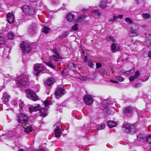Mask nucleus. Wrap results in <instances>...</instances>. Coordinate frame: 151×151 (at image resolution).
<instances>
[{"label": "nucleus", "mask_w": 151, "mask_h": 151, "mask_svg": "<svg viewBox=\"0 0 151 151\" xmlns=\"http://www.w3.org/2000/svg\"><path fill=\"white\" fill-rule=\"evenodd\" d=\"M16 119L19 123L27 125L29 120V117L27 115L22 113L18 114Z\"/></svg>", "instance_id": "1"}, {"label": "nucleus", "mask_w": 151, "mask_h": 151, "mask_svg": "<svg viewBox=\"0 0 151 151\" xmlns=\"http://www.w3.org/2000/svg\"><path fill=\"white\" fill-rule=\"evenodd\" d=\"M21 9L23 12L27 15L31 16L35 14V9L31 6H24L22 7Z\"/></svg>", "instance_id": "2"}, {"label": "nucleus", "mask_w": 151, "mask_h": 151, "mask_svg": "<svg viewBox=\"0 0 151 151\" xmlns=\"http://www.w3.org/2000/svg\"><path fill=\"white\" fill-rule=\"evenodd\" d=\"M130 30L129 34L132 37L137 36L139 34L138 30L139 29V26L136 24H133L130 28Z\"/></svg>", "instance_id": "3"}, {"label": "nucleus", "mask_w": 151, "mask_h": 151, "mask_svg": "<svg viewBox=\"0 0 151 151\" xmlns=\"http://www.w3.org/2000/svg\"><path fill=\"white\" fill-rule=\"evenodd\" d=\"M20 48L24 53H28L31 50L30 43L27 41L23 42L20 45Z\"/></svg>", "instance_id": "4"}, {"label": "nucleus", "mask_w": 151, "mask_h": 151, "mask_svg": "<svg viewBox=\"0 0 151 151\" xmlns=\"http://www.w3.org/2000/svg\"><path fill=\"white\" fill-rule=\"evenodd\" d=\"M28 77V76L25 74H22L19 76L17 78V82L19 85L22 86H25Z\"/></svg>", "instance_id": "5"}, {"label": "nucleus", "mask_w": 151, "mask_h": 151, "mask_svg": "<svg viewBox=\"0 0 151 151\" xmlns=\"http://www.w3.org/2000/svg\"><path fill=\"white\" fill-rule=\"evenodd\" d=\"M27 97L34 101H36L38 99L37 96L34 91L31 89H28L26 91Z\"/></svg>", "instance_id": "6"}, {"label": "nucleus", "mask_w": 151, "mask_h": 151, "mask_svg": "<svg viewBox=\"0 0 151 151\" xmlns=\"http://www.w3.org/2000/svg\"><path fill=\"white\" fill-rule=\"evenodd\" d=\"M37 24H33L28 29V32L30 35L34 36L37 32Z\"/></svg>", "instance_id": "7"}, {"label": "nucleus", "mask_w": 151, "mask_h": 151, "mask_svg": "<svg viewBox=\"0 0 151 151\" xmlns=\"http://www.w3.org/2000/svg\"><path fill=\"white\" fill-rule=\"evenodd\" d=\"M83 99L85 103L88 105H91L93 102V97L91 95L86 94L83 98Z\"/></svg>", "instance_id": "8"}, {"label": "nucleus", "mask_w": 151, "mask_h": 151, "mask_svg": "<svg viewBox=\"0 0 151 151\" xmlns=\"http://www.w3.org/2000/svg\"><path fill=\"white\" fill-rule=\"evenodd\" d=\"M122 127L126 129V130H124L126 132H131L132 131L134 132L135 131V128L133 127H132V126L129 124H124L122 125Z\"/></svg>", "instance_id": "9"}, {"label": "nucleus", "mask_w": 151, "mask_h": 151, "mask_svg": "<svg viewBox=\"0 0 151 151\" xmlns=\"http://www.w3.org/2000/svg\"><path fill=\"white\" fill-rule=\"evenodd\" d=\"M47 109L46 108H42L38 104V111H39V116L45 117L47 115Z\"/></svg>", "instance_id": "10"}, {"label": "nucleus", "mask_w": 151, "mask_h": 151, "mask_svg": "<svg viewBox=\"0 0 151 151\" xmlns=\"http://www.w3.org/2000/svg\"><path fill=\"white\" fill-rule=\"evenodd\" d=\"M53 52L55 54L52 56V59L54 60L55 61L58 62L59 59H61L60 56L58 53L56 48L54 49L53 50Z\"/></svg>", "instance_id": "11"}, {"label": "nucleus", "mask_w": 151, "mask_h": 151, "mask_svg": "<svg viewBox=\"0 0 151 151\" xmlns=\"http://www.w3.org/2000/svg\"><path fill=\"white\" fill-rule=\"evenodd\" d=\"M65 93L64 90L62 88H59L55 92V95L57 98H59Z\"/></svg>", "instance_id": "12"}, {"label": "nucleus", "mask_w": 151, "mask_h": 151, "mask_svg": "<svg viewBox=\"0 0 151 151\" xmlns=\"http://www.w3.org/2000/svg\"><path fill=\"white\" fill-rule=\"evenodd\" d=\"M54 134L55 137L58 138L60 137L61 134V130L60 126H57L55 129Z\"/></svg>", "instance_id": "13"}, {"label": "nucleus", "mask_w": 151, "mask_h": 151, "mask_svg": "<svg viewBox=\"0 0 151 151\" xmlns=\"http://www.w3.org/2000/svg\"><path fill=\"white\" fill-rule=\"evenodd\" d=\"M8 22L10 24L14 22V15L11 13H9L6 15Z\"/></svg>", "instance_id": "14"}, {"label": "nucleus", "mask_w": 151, "mask_h": 151, "mask_svg": "<svg viewBox=\"0 0 151 151\" xmlns=\"http://www.w3.org/2000/svg\"><path fill=\"white\" fill-rule=\"evenodd\" d=\"M120 49L119 45L116 43L112 44L111 47V50L113 52H115L116 51H119Z\"/></svg>", "instance_id": "15"}, {"label": "nucleus", "mask_w": 151, "mask_h": 151, "mask_svg": "<svg viewBox=\"0 0 151 151\" xmlns=\"http://www.w3.org/2000/svg\"><path fill=\"white\" fill-rule=\"evenodd\" d=\"M54 82V79L52 77H50L47 79L45 81V83L46 85H48V86H51L52 85Z\"/></svg>", "instance_id": "16"}, {"label": "nucleus", "mask_w": 151, "mask_h": 151, "mask_svg": "<svg viewBox=\"0 0 151 151\" xmlns=\"http://www.w3.org/2000/svg\"><path fill=\"white\" fill-rule=\"evenodd\" d=\"M123 17V15H119L117 17L116 15H114L113 16V18H111L108 20L109 22H114L116 21L117 19L118 18L122 19Z\"/></svg>", "instance_id": "17"}, {"label": "nucleus", "mask_w": 151, "mask_h": 151, "mask_svg": "<svg viewBox=\"0 0 151 151\" xmlns=\"http://www.w3.org/2000/svg\"><path fill=\"white\" fill-rule=\"evenodd\" d=\"M107 124L108 127L110 128H112L117 126L116 123L112 121H108Z\"/></svg>", "instance_id": "18"}, {"label": "nucleus", "mask_w": 151, "mask_h": 151, "mask_svg": "<svg viewBox=\"0 0 151 151\" xmlns=\"http://www.w3.org/2000/svg\"><path fill=\"white\" fill-rule=\"evenodd\" d=\"M67 18L68 21L72 22L75 18V16L72 14H68L67 15Z\"/></svg>", "instance_id": "19"}, {"label": "nucleus", "mask_w": 151, "mask_h": 151, "mask_svg": "<svg viewBox=\"0 0 151 151\" xmlns=\"http://www.w3.org/2000/svg\"><path fill=\"white\" fill-rule=\"evenodd\" d=\"M26 124H25L23 126V127L25 129L24 132H25L28 133L32 131V128L30 126H26Z\"/></svg>", "instance_id": "20"}, {"label": "nucleus", "mask_w": 151, "mask_h": 151, "mask_svg": "<svg viewBox=\"0 0 151 151\" xmlns=\"http://www.w3.org/2000/svg\"><path fill=\"white\" fill-rule=\"evenodd\" d=\"M33 73L35 76H37L38 75V64H35L34 65Z\"/></svg>", "instance_id": "21"}, {"label": "nucleus", "mask_w": 151, "mask_h": 151, "mask_svg": "<svg viewBox=\"0 0 151 151\" xmlns=\"http://www.w3.org/2000/svg\"><path fill=\"white\" fill-rule=\"evenodd\" d=\"M46 65L52 69H54L56 68V65L52 64L50 61L45 62Z\"/></svg>", "instance_id": "22"}, {"label": "nucleus", "mask_w": 151, "mask_h": 151, "mask_svg": "<svg viewBox=\"0 0 151 151\" xmlns=\"http://www.w3.org/2000/svg\"><path fill=\"white\" fill-rule=\"evenodd\" d=\"M29 112L32 113V112L36 111L38 110V106L35 107H30L29 108Z\"/></svg>", "instance_id": "23"}, {"label": "nucleus", "mask_w": 151, "mask_h": 151, "mask_svg": "<svg viewBox=\"0 0 151 151\" xmlns=\"http://www.w3.org/2000/svg\"><path fill=\"white\" fill-rule=\"evenodd\" d=\"M142 17L145 19H149L151 16L150 14L148 13H145L142 15Z\"/></svg>", "instance_id": "24"}, {"label": "nucleus", "mask_w": 151, "mask_h": 151, "mask_svg": "<svg viewBox=\"0 0 151 151\" xmlns=\"http://www.w3.org/2000/svg\"><path fill=\"white\" fill-rule=\"evenodd\" d=\"M132 111V109L130 107L126 108L124 110V112L125 113L129 114Z\"/></svg>", "instance_id": "25"}, {"label": "nucleus", "mask_w": 151, "mask_h": 151, "mask_svg": "<svg viewBox=\"0 0 151 151\" xmlns=\"http://www.w3.org/2000/svg\"><path fill=\"white\" fill-rule=\"evenodd\" d=\"M106 1H101L100 3V6L103 8H105L106 6Z\"/></svg>", "instance_id": "26"}, {"label": "nucleus", "mask_w": 151, "mask_h": 151, "mask_svg": "<svg viewBox=\"0 0 151 151\" xmlns=\"http://www.w3.org/2000/svg\"><path fill=\"white\" fill-rule=\"evenodd\" d=\"M3 99H4V101L6 102H7L9 100V99L10 97L9 95H8L6 93H4L3 95Z\"/></svg>", "instance_id": "27"}, {"label": "nucleus", "mask_w": 151, "mask_h": 151, "mask_svg": "<svg viewBox=\"0 0 151 151\" xmlns=\"http://www.w3.org/2000/svg\"><path fill=\"white\" fill-rule=\"evenodd\" d=\"M5 42L4 38L3 36L0 35V45L3 44Z\"/></svg>", "instance_id": "28"}, {"label": "nucleus", "mask_w": 151, "mask_h": 151, "mask_svg": "<svg viewBox=\"0 0 151 151\" xmlns=\"http://www.w3.org/2000/svg\"><path fill=\"white\" fill-rule=\"evenodd\" d=\"M50 30V29L47 27H45L42 29L43 32L45 34L48 33Z\"/></svg>", "instance_id": "29"}, {"label": "nucleus", "mask_w": 151, "mask_h": 151, "mask_svg": "<svg viewBox=\"0 0 151 151\" xmlns=\"http://www.w3.org/2000/svg\"><path fill=\"white\" fill-rule=\"evenodd\" d=\"M145 138V136L143 134H140L137 136V139L139 141L144 140Z\"/></svg>", "instance_id": "30"}, {"label": "nucleus", "mask_w": 151, "mask_h": 151, "mask_svg": "<svg viewBox=\"0 0 151 151\" xmlns=\"http://www.w3.org/2000/svg\"><path fill=\"white\" fill-rule=\"evenodd\" d=\"M134 70L132 69L130 70L125 71L124 72V73H125L127 75H131L134 72Z\"/></svg>", "instance_id": "31"}, {"label": "nucleus", "mask_w": 151, "mask_h": 151, "mask_svg": "<svg viewBox=\"0 0 151 151\" xmlns=\"http://www.w3.org/2000/svg\"><path fill=\"white\" fill-rule=\"evenodd\" d=\"M87 17V15L86 14L83 15L79 17L78 19V21H79L85 19Z\"/></svg>", "instance_id": "32"}, {"label": "nucleus", "mask_w": 151, "mask_h": 151, "mask_svg": "<svg viewBox=\"0 0 151 151\" xmlns=\"http://www.w3.org/2000/svg\"><path fill=\"white\" fill-rule=\"evenodd\" d=\"M116 78L117 80L120 82L123 81L124 80V78L121 76H116Z\"/></svg>", "instance_id": "33"}, {"label": "nucleus", "mask_w": 151, "mask_h": 151, "mask_svg": "<svg viewBox=\"0 0 151 151\" xmlns=\"http://www.w3.org/2000/svg\"><path fill=\"white\" fill-rule=\"evenodd\" d=\"M50 103V101L49 100H46L43 103L45 106L46 107L48 106Z\"/></svg>", "instance_id": "34"}, {"label": "nucleus", "mask_w": 151, "mask_h": 151, "mask_svg": "<svg viewBox=\"0 0 151 151\" xmlns=\"http://www.w3.org/2000/svg\"><path fill=\"white\" fill-rule=\"evenodd\" d=\"M19 106L20 108V110H22L23 109V107L24 106L23 102L22 101H19Z\"/></svg>", "instance_id": "35"}, {"label": "nucleus", "mask_w": 151, "mask_h": 151, "mask_svg": "<svg viewBox=\"0 0 151 151\" xmlns=\"http://www.w3.org/2000/svg\"><path fill=\"white\" fill-rule=\"evenodd\" d=\"M78 24H76L72 27V29L74 31H77L78 29Z\"/></svg>", "instance_id": "36"}, {"label": "nucleus", "mask_w": 151, "mask_h": 151, "mask_svg": "<svg viewBox=\"0 0 151 151\" xmlns=\"http://www.w3.org/2000/svg\"><path fill=\"white\" fill-rule=\"evenodd\" d=\"M40 65L38 64V74L39 73H43V67H40Z\"/></svg>", "instance_id": "37"}, {"label": "nucleus", "mask_w": 151, "mask_h": 151, "mask_svg": "<svg viewBox=\"0 0 151 151\" xmlns=\"http://www.w3.org/2000/svg\"><path fill=\"white\" fill-rule=\"evenodd\" d=\"M106 40L107 41H114V39L112 37L110 36H108L106 38Z\"/></svg>", "instance_id": "38"}, {"label": "nucleus", "mask_w": 151, "mask_h": 151, "mask_svg": "<svg viewBox=\"0 0 151 151\" xmlns=\"http://www.w3.org/2000/svg\"><path fill=\"white\" fill-rule=\"evenodd\" d=\"M139 75L140 72L139 71L137 70L134 76L135 77V78H137L139 77Z\"/></svg>", "instance_id": "39"}, {"label": "nucleus", "mask_w": 151, "mask_h": 151, "mask_svg": "<svg viewBox=\"0 0 151 151\" xmlns=\"http://www.w3.org/2000/svg\"><path fill=\"white\" fill-rule=\"evenodd\" d=\"M125 21L129 23V24H131L132 23V20L129 18H126L125 19Z\"/></svg>", "instance_id": "40"}, {"label": "nucleus", "mask_w": 151, "mask_h": 151, "mask_svg": "<svg viewBox=\"0 0 151 151\" xmlns=\"http://www.w3.org/2000/svg\"><path fill=\"white\" fill-rule=\"evenodd\" d=\"M145 139L146 141L148 142L151 145V136H148L145 138Z\"/></svg>", "instance_id": "41"}, {"label": "nucleus", "mask_w": 151, "mask_h": 151, "mask_svg": "<svg viewBox=\"0 0 151 151\" xmlns=\"http://www.w3.org/2000/svg\"><path fill=\"white\" fill-rule=\"evenodd\" d=\"M106 127V125L105 124H103L101 125L100 126H99L98 128V130H100Z\"/></svg>", "instance_id": "42"}, {"label": "nucleus", "mask_w": 151, "mask_h": 151, "mask_svg": "<svg viewBox=\"0 0 151 151\" xmlns=\"http://www.w3.org/2000/svg\"><path fill=\"white\" fill-rule=\"evenodd\" d=\"M88 65V66L91 68H93V67L94 65V64L93 62L91 61L89 62Z\"/></svg>", "instance_id": "43"}, {"label": "nucleus", "mask_w": 151, "mask_h": 151, "mask_svg": "<svg viewBox=\"0 0 151 151\" xmlns=\"http://www.w3.org/2000/svg\"><path fill=\"white\" fill-rule=\"evenodd\" d=\"M13 36V35L11 33H9L8 35V37L10 39H12Z\"/></svg>", "instance_id": "44"}, {"label": "nucleus", "mask_w": 151, "mask_h": 151, "mask_svg": "<svg viewBox=\"0 0 151 151\" xmlns=\"http://www.w3.org/2000/svg\"><path fill=\"white\" fill-rule=\"evenodd\" d=\"M52 3L53 4H57L58 3V0H51Z\"/></svg>", "instance_id": "45"}, {"label": "nucleus", "mask_w": 151, "mask_h": 151, "mask_svg": "<svg viewBox=\"0 0 151 151\" xmlns=\"http://www.w3.org/2000/svg\"><path fill=\"white\" fill-rule=\"evenodd\" d=\"M93 12H94V14L96 15L98 17L101 14V13H99V11L97 10L94 11H93Z\"/></svg>", "instance_id": "46"}, {"label": "nucleus", "mask_w": 151, "mask_h": 151, "mask_svg": "<svg viewBox=\"0 0 151 151\" xmlns=\"http://www.w3.org/2000/svg\"><path fill=\"white\" fill-rule=\"evenodd\" d=\"M135 78V77L133 76H131L129 78V80L131 81H133Z\"/></svg>", "instance_id": "47"}, {"label": "nucleus", "mask_w": 151, "mask_h": 151, "mask_svg": "<svg viewBox=\"0 0 151 151\" xmlns=\"http://www.w3.org/2000/svg\"><path fill=\"white\" fill-rule=\"evenodd\" d=\"M101 64L100 63H96V67L97 68H100L101 67Z\"/></svg>", "instance_id": "48"}, {"label": "nucleus", "mask_w": 151, "mask_h": 151, "mask_svg": "<svg viewBox=\"0 0 151 151\" xmlns=\"http://www.w3.org/2000/svg\"><path fill=\"white\" fill-rule=\"evenodd\" d=\"M88 78L86 77H81L80 78V79L82 81H86L87 80Z\"/></svg>", "instance_id": "49"}, {"label": "nucleus", "mask_w": 151, "mask_h": 151, "mask_svg": "<svg viewBox=\"0 0 151 151\" xmlns=\"http://www.w3.org/2000/svg\"><path fill=\"white\" fill-rule=\"evenodd\" d=\"M141 86V84L140 83H137L134 86V87L135 88H137Z\"/></svg>", "instance_id": "50"}, {"label": "nucleus", "mask_w": 151, "mask_h": 151, "mask_svg": "<svg viewBox=\"0 0 151 151\" xmlns=\"http://www.w3.org/2000/svg\"><path fill=\"white\" fill-rule=\"evenodd\" d=\"M63 38H65V37H66L68 35V34H67V33L66 32H65L63 34Z\"/></svg>", "instance_id": "51"}, {"label": "nucleus", "mask_w": 151, "mask_h": 151, "mask_svg": "<svg viewBox=\"0 0 151 151\" xmlns=\"http://www.w3.org/2000/svg\"><path fill=\"white\" fill-rule=\"evenodd\" d=\"M88 60V57L87 56H86L84 57L83 61L84 62H87Z\"/></svg>", "instance_id": "52"}, {"label": "nucleus", "mask_w": 151, "mask_h": 151, "mask_svg": "<svg viewBox=\"0 0 151 151\" xmlns=\"http://www.w3.org/2000/svg\"><path fill=\"white\" fill-rule=\"evenodd\" d=\"M45 150L44 148H42L40 147L38 148V151H45Z\"/></svg>", "instance_id": "53"}, {"label": "nucleus", "mask_w": 151, "mask_h": 151, "mask_svg": "<svg viewBox=\"0 0 151 151\" xmlns=\"http://www.w3.org/2000/svg\"><path fill=\"white\" fill-rule=\"evenodd\" d=\"M62 107V106L60 105H57V108L58 110L59 109H61Z\"/></svg>", "instance_id": "54"}, {"label": "nucleus", "mask_w": 151, "mask_h": 151, "mask_svg": "<svg viewBox=\"0 0 151 151\" xmlns=\"http://www.w3.org/2000/svg\"><path fill=\"white\" fill-rule=\"evenodd\" d=\"M110 81L112 82H113L116 83H118V82L116 81H113L112 80H111Z\"/></svg>", "instance_id": "55"}, {"label": "nucleus", "mask_w": 151, "mask_h": 151, "mask_svg": "<svg viewBox=\"0 0 151 151\" xmlns=\"http://www.w3.org/2000/svg\"><path fill=\"white\" fill-rule=\"evenodd\" d=\"M148 56L149 57H151V51L149 52L148 54Z\"/></svg>", "instance_id": "56"}, {"label": "nucleus", "mask_w": 151, "mask_h": 151, "mask_svg": "<svg viewBox=\"0 0 151 151\" xmlns=\"http://www.w3.org/2000/svg\"><path fill=\"white\" fill-rule=\"evenodd\" d=\"M72 64L73 67L75 68L76 67V65L75 64L73 63H72Z\"/></svg>", "instance_id": "57"}, {"label": "nucleus", "mask_w": 151, "mask_h": 151, "mask_svg": "<svg viewBox=\"0 0 151 151\" xmlns=\"http://www.w3.org/2000/svg\"><path fill=\"white\" fill-rule=\"evenodd\" d=\"M31 0V1L32 2H35V1H37V0Z\"/></svg>", "instance_id": "58"}, {"label": "nucleus", "mask_w": 151, "mask_h": 151, "mask_svg": "<svg viewBox=\"0 0 151 151\" xmlns=\"http://www.w3.org/2000/svg\"><path fill=\"white\" fill-rule=\"evenodd\" d=\"M107 101H107L104 100V101L103 102H104H104H105L106 101Z\"/></svg>", "instance_id": "59"}, {"label": "nucleus", "mask_w": 151, "mask_h": 151, "mask_svg": "<svg viewBox=\"0 0 151 151\" xmlns=\"http://www.w3.org/2000/svg\"><path fill=\"white\" fill-rule=\"evenodd\" d=\"M63 73V70L61 72V74H62Z\"/></svg>", "instance_id": "60"}]
</instances>
